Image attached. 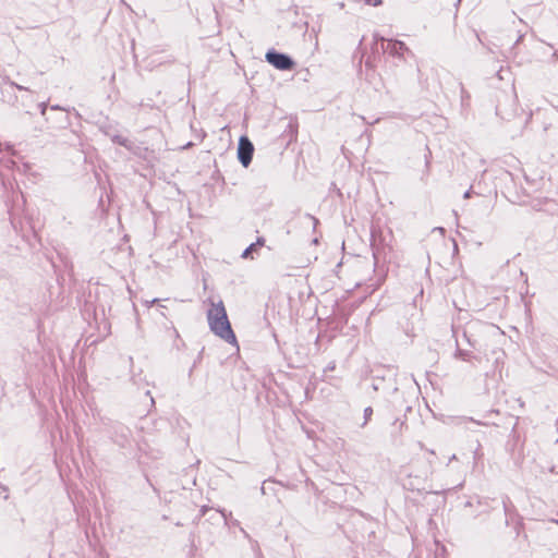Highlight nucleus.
Masks as SVG:
<instances>
[{
  "mask_svg": "<svg viewBox=\"0 0 558 558\" xmlns=\"http://www.w3.org/2000/svg\"><path fill=\"white\" fill-rule=\"evenodd\" d=\"M500 337L498 328L494 325L481 322L472 323L463 331V339L472 348V350L457 348L454 357L473 365L488 362L490 356L494 364L498 365L502 362L505 352L502 349L493 345V338ZM459 345V340H457Z\"/></svg>",
  "mask_w": 558,
  "mask_h": 558,
  "instance_id": "nucleus-1",
  "label": "nucleus"
},
{
  "mask_svg": "<svg viewBox=\"0 0 558 558\" xmlns=\"http://www.w3.org/2000/svg\"><path fill=\"white\" fill-rule=\"evenodd\" d=\"M210 307L207 311V322L209 329L217 337L221 338L230 344L236 343L235 335L228 319L225 304L221 300H208Z\"/></svg>",
  "mask_w": 558,
  "mask_h": 558,
  "instance_id": "nucleus-2",
  "label": "nucleus"
},
{
  "mask_svg": "<svg viewBox=\"0 0 558 558\" xmlns=\"http://www.w3.org/2000/svg\"><path fill=\"white\" fill-rule=\"evenodd\" d=\"M265 58L268 63L278 70H291L294 65L293 60L288 54L277 52L275 50L267 51Z\"/></svg>",
  "mask_w": 558,
  "mask_h": 558,
  "instance_id": "nucleus-3",
  "label": "nucleus"
},
{
  "mask_svg": "<svg viewBox=\"0 0 558 558\" xmlns=\"http://www.w3.org/2000/svg\"><path fill=\"white\" fill-rule=\"evenodd\" d=\"M375 39L381 41V49L384 52L389 53L392 57L401 58L405 51H409L408 47L403 41L400 40H386L384 37L375 36Z\"/></svg>",
  "mask_w": 558,
  "mask_h": 558,
  "instance_id": "nucleus-4",
  "label": "nucleus"
},
{
  "mask_svg": "<svg viewBox=\"0 0 558 558\" xmlns=\"http://www.w3.org/2000/svg\"><path fill=\"white\" fill-rule=\"evenodd\" d=\"M253 153L254 146L251 141L245 136H241L238 146V158L243 167L246 168L251 163Z\"/></svg>",
  "mask_w": 558,
  "mask_h": 558,
  "instance_id": "nucleus-5",
  "label": "nucleus"
},
{
  "mask_svg": "<svg viewBox=\"0 0 558 558\" xmlns=\"http://www.w3.org/2000/svg\"><path fill=\"white\" fill-rule=\"evenodd\" d=\"M112 440L121 448H125L131 441V430L128 426L116 423L112 425Z\"/></svg>",
  "mask_w": 558,
  "mask_h": 558,
  "instance_id": "nucleus-6",
  "label": "nucleus"
},
{
  "mask_svg": "<svg viewBox=\"0 0 558 558\" xmlns=\"http://www.w3.org/2000/svg\"><path fill=\"white\" fill-rule=\"evenodd\" d=\"M0 154L3 155V166L7 169H14L16 166V161L12 159V157L17 156V153L13 149L11 145H2L0 144Z\"/></svg>",
  "mask_w": 558,
  "mask_h": 558,
  "instance_id": "nucleus-7",
  "label": "nucleus"
},
{
  "mask_svg": "<svg viewBox=\"0 0 558 558\" xmlns=\"http://www.w3.org/2000/svg\"><path fill=\"white\" fill-rule=\"evenodd\" d=\"M264 244H265V239L264 238H258L255 243H252L250 246H247L243 251L242 257L243 258H254L252 253L254 251H256L257 247L263 246Z\"/></svg>",
  "mask_w": 558,
  "mask_h": 558,
  "instance_id": "nucleus-8",
  "label": "nucleus"
},
{
  "mask_svg": "<svg viewBox=\"0 0 558 558\" xmlns=\"http://www.w3.org/2000/svg\"><path fill=\"white\" fill-rule=\"evenodd\" d=\"M502 506L506 517H510L514 512V506L508 496L502 499Z\"/></svg>",
  "mask_w": 558,
  "mask_h": 558,
  "instance_id": "nucleus-9",
  "label": "nucleus"
},
{
  "mask_svg": "<svg viewBox=\"0 0 558 558\" xmlns=\"http://www.w3.org/2000/svg\"><path fill=\"white\" fill-rule=\"evenodd\" d=\"M112 142H113V143H117V144H119V145H121V146H124V147H126V148H131V143H130V141H129L126 137H123V136H121V135H113V136H112Z\"/></svg>",
  "mask_w": 558,
  "mask_h": 558,
  "instance_id": "nucleus-10",
  "label": "nucleus"
},
{
  "mask_svg": "<svg viewBox=\"0 0 558 558\" xmlns=\"http://www.w3.org/2000/svg\"><path fill=\"white\" fill-rule=\"evenodd\" d=\"M373 415V408L372 407H367L364 409V422L362 424V426H365L367 424V422L371 420Z\"/></svg>",
  "mask_w": 558,
  "mask_h": 558,
  "instance_id": "nucleus-11",
  "label": "nucleus"
},
{
  "mask_svg": "<svg viewBox=\"0 0 558 558\" xmlns=\"http://www.w3.org/2000/svg\"><path fill=\"white\" fill-rule=\"evenodd\" d=\"M483 458V453L481 451V445L478 444L477 445V448L474 450V453H473V459H474V463L477 464L478 461Z\"/></svg>",
  "mask_w": 558,
  "mask_h": 558,
  "instance_id": "nucleus-12",
  "label": "nucleus"
},
{
  "mask_svg": "<svg viewBox=\"0 0 558 558\" xmlns=\"http://www.w3.org/2000/svg\"><path fill=\"white\" fill-rule=\"evenodd\" d=\"M373 238L375 239V235L373 234ZM372 247H373V256H374V259H375V264L378 263V256H379V247L377 246V244L374 242L372 243Z\"/></svg>",
  "mask_w": 558,
  "mask_h": 558,
  "instance_id": "nucleus-13",
  "label": "nucleus"
},
{
  "mask_svg": "<svg viewBox=\"0 0 558 558\" xmlns=\"http://www.w3.org/2000/svg\"><path fill=\"white\" fill-rule=\"evenodd\" d=\"M393 426L397 428L399 434H402L403 428L407 426L404 421L396 420Z\"/></svg>",
  "mask_w": 558,
  "mask_h": 558,
  "instance_id": "nucleus-14",
  "label": "nucleus"
},
{
  "mask_svg": "<svg viewBox=\"0 0 558 558\" xmlns=\"http://www.w3.org/2000/svg\"><path fill=\"white\" fill-rule=\"evenodd\" d=\"M160 300L159 299H153V300H146L144 301V304L147 306V307H150L153 306L154 304H159Z\"/></svg>",
  "mask_w": 558,
  "mask_h": 558,
  "instance_id": "nucleus-15",
  "label": "nucleus"
},
{
  "mask_svg": "<svg viewBox=\"0 0 558 558\" xmlns=\"http://www.w3.org/2000/svg\"><path fill=\"white\" fill-rule=\"evenodd\" d=\"M365 2L373 7H377V5L381 4V0H365Z\"/></svg>",
  "mask_w": 558,
  "mask_h": 558,
  "instance_id": "nucleus-16",
  "label": "nucleus"
},
{
  "mask_svg": "<svg viewBox=\"0 0 558 558\" xmlns=\"http://www.w3.org/2000/svg\"><path fill=\"white\" fill-rule=\"evenodd\" d=\"M8 82L10 83V85L14 86L15 88H17V89H20V90H27V88H26V87H24V86H22V85H19V84H16V83H14V82H11V81H9V80H8Z\"/></svg>",
  "mask_w": 558,
  "mask_h": 558,
  "instance_id": "nucleus-17",
  "label": "nucleus"
},
{
  "mask_svg": "<svg viewBox=\"0 0 558 558\" xmlns=\"http://www.w3.org/2000/svg\"><path fill=\"white\" fill-rule=\"evenodd\" d=\"M39 109H40V113L43 116H45L46 114V110H47V104L46 102H40L39 104Z\"/></svg>",
  "mask_w": 558,
  "mask_h": 558,
  "instance_id": "nucleus-18",
  "label": "nucleus"
},
{
  "mask_svg": "<svg viewBox=\"0 0 558 558\" xmlns=\"http://www.w3.org/2000/svg\"><path fill=\"white\" fill-rule=\"evenodd\" d=\"M157 305H158V307H159V313H160V315H161V316H163V317H166V314H165V312H163V308H166V307H165V305H161V304H157Z\"/></svg>",
  "mask_w": 558,
  "mask_h": 558,
  "instance_id": "nucleus-19",
  "label": "nucleus"
},
{
  "mask_svg": "<svg viewBox=\"0 0 558 558\" xmlns=\"http://www.w3.org/2000/svg\"><path fill=\"white\" fill-rule=\"evenodd\" d=\"M335 367H336L335 362H331V363L328 364V366L326 367L325 371H333Z\"/></svg>",
  "mask_w": 558,
  "mask_h": 558,
  "instance_id": "nucleus-20",
  "label": "nucleus"
},
{
  "mask_svg": "<svg viewBox=\"0 0 558 558\" xmlns=\"http://www.w3.org/2000/svg\"><path fill=\"white\" fill-rule=\"evenodd\" d=\"M220 513L222 514V517L225 518L226 521H227L228 517H231V512L227 513L226 510H220Z\"/></svg>",
  "mask_w": 558,
  "mask_h": 558,
  "instance_id": "nucleus-21",
  "label": "nucleus"
},
{
  "mask_svg": "<svg viewBox=\"0 0 558 558\" xmlns=\"http://www.w3.org/2000/svg\"><path fill=\"white\" fill-rule=\"evenodd\" d=\"M471 193H472V190L470 189V190H468V191L464 193L463 197H464V198H470V197H471Z\"/></svg>",
  "mask_w": 558,
  "mask_h": 558,
  "instance_id": "nucleus-22",
  "label": "nucleus"
},
{
  "mask_svg": "<svg viewBox=\"0 0 558 558\" xmlns=\"http://www.w3.org/2000/svg\"><path fill=\"white\" fill-rule=\"evenodd\" d=\"M461 93H462V99L464 98V95H466V92L464 90L463 85L461 84Z\"/></svg>",
  "mask_w": 558,
  "mask_h": 558,
  "instance_id": "nucleus-23",
  "label": "nucleus"
},
{
  "mask_svg": "<svg viewBox=\"0 0 558 558\" xmlns=\"http://www.w3.org/2000/svg\"><path fill=\"white\" fill-rule=\"evenodd\" d=\"M454 460H457V456H456V454H452V456L450 457V459H449V462L454 461Z\"/></svg>",
  "mask_w": 558,
  "mask_h": 558,
  "instance_id": "nucleus-24",
  "label": "nucleus"
},
{
  "mask_svg": "<svg viewBox=\"0 0 558 558\" xmlns=\"http://www.w3.org/2000/svg\"><path fill=\"white\" fill-rule=\"evenodd\" d=\"M51 109H52V110H59V109H61V108H60L58 105H54V106H51Z\"/></svg>",
  "mask_w": 558,
  "mask_h": 558,
  "instance_id": "nucleus-25",
  "label": "nucleus"
},
{
  "mask_svg": "<svg viewBox=\"0 0 558 558\" xmlns=\"http://www.w3.org/2000/svg\"><path fill=\"white\" fill-rule=\"evenodd\" d=\"M553 57H554L555 59H558V50H556V51L554 52Z\"/></svg>",
  "mask_w": 558,
  "mask_h": 558,
  "instance_id": "nucleus-26",
  "label": "nucleus"
},
{
  "mask_svg": "<svg viewBox=\"0 0 558 558\" xmlns=\"http://www.w3.org/2000/svg\"><path fill=\"white\" fill-rule=\"evenodd\" d=\"M206 510H207V508H206V507H203V508H202V510H201V511H202V514H205Z\"/></svg>",
  "mask_w": 558,
  "mask_h": 558,
  "instance_id": "nucleus-27",
  "label": "nucleus"
},
{
  "mask_svg": "<svg viewBox=\"0 0 558 558\" xmlns=\"http://www.w3.org/2000/svg\"><path fill=\"white\" fill-rule=\"evenodd\" d=\"M232 523H233V525H239V521L238 520H234Z\"/></svg>",
  "mask_w": 558,
  "mask_h": 558,
  "instance_id": "nucleus-28",
  "label": "nucleus"
},
{
  "mask_svg": "<svg viewBox=\"0 0 558 558\" xmlns=\"http://www.w3.org/2000/svg\"><path fill=\"white\" fill-rule=\"evenodd\" d=\"M242 533L247 537V533L245 532V530L241 529Z\"/></svg>",
  "mask_w": 558,
  "mask_h": 558,
  "instance_id": "nucleus-29",
  "label": "nucleus"
},
{
  "mask_svg": "<svg viewBox=\"0 0 558 558\" xmlns=\"http://www.w3.org/2000/svg\"><path fill=\"white\" fill-rule=\"evenodd\" d=\"M426 167H429V160L426 158Z\"/></svg>",
  "mask_w": 558,
  "mask_h": 558,
  "instance_id": "nucleus-30",
  "label": "nucleus"
}]
</instances>
